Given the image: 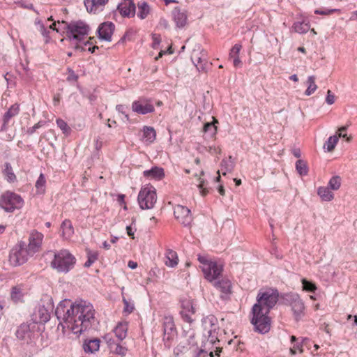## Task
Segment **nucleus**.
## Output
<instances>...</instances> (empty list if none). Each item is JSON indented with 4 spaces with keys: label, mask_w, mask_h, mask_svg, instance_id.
<instances>
[{
    "label": "nucleus",
    "mask_w": 357,
    "mask_h": 357,
    "mask_svg": "<svg viewBox=\"0 0 357 357\" xmlns=\"http://www.w3.org/2000/svg\"><path fill=\"white\" fill-rule=\"evenodd\" d=\"M40 32H41L42 35L44 37L47 38L50 31L47 30V29L45 28V26H44V24L43 23L40 24Z\"/></svg>",
    "instance_id": "obj_57"
},
{
    "label": "nucleus",
    "mask_w": 357,
    "mask_h": 357,
    "mask_svg": "<svg viewBox=\"0 0 357 357\" xmlns=\"http://www.w3.org/2000/svg\"><path fill=\"white\" fill-rule=\"evenodd\" d=\"M178 261L177 253L172 250H167L165 252V265L173 268L178 264Z\"/></svg>",
    "instance_id": "obj_28"
},
{
    "label": "nucleus",
    "mask_w": 357,
    "mask_h": 357,
    "mask_svg": "<svg viewBox=\"0 0 357 357\" xmlns=\"http://www.w3.org/2000/svg\"><path fill=\"white\" fill-rule=\"evenodd\" d=\"M127 351V349L124 347H122L120 344H117L115 349V354L121 355L122 356H125Z\"/></svg>",
    "instance_id": "obj_53"
},
{
    "label": "nucleus",
    "mask_w": 357,
    "mask_h": 357,
    "mask_svg": "<svg viewBox=\"0 0 357 357\" xmlns=\"http://www.w3.org/2000/svg\"><path fill=\"white\" fill-rule=\"evenodd\" d=\"M115 29V25L112 22L101 23L97 30L99 39L107 42L112 40V36Z\"/></svg>",
    "instance_id": "obj_14"
},
{
    "label": "nucleus",
    "mask_w": 357,
    "mask_h": 357,
    "mask_svg": "<svg viewBox=\"0 0 357 357\" xmlns=\"http://www.w3.org/2000/svg\"><path fill=\"white\" fill-rule=\"evenodd\" d=\"M128 109V107L123 105H117L116 107V109L119 112L122 113L125 115V117L127 119V120L129 119L128 114H126V109Z\"/></svg>",
    "instance_id": "obj_55"
},
{
    "label": "nucleus",
    "mask_w": 357,
    "mask_h": 357,
    "mask_svg": "<svg viewBox=\"0 0 357 357\" xmlns=\"http://www.w3.org/2000/svg\"><path fill=\"white\" fill-rule=\"evenodd\" d=\"M205 278L210 282L218 278L222 271V268L218 266L216 262L211 261L209 264L202 268Z\"/></svg>",
    "instance_id": "obj_16"
},
{
    "label": "nucleus",
    "mask_w": 357,
    "mask_h": 357,
    "mask_svg": "<svg viewBox=\"0 0 357 357\" xmlns=\"http://www.w3.org/2000/svg\"><path fill=\"white\" fill-rule=\"evenodd\" d=\"M58 127L62 130L63 133L68 135L70 133L71 129L68 126L67 123L63 119H59L56 120Z\"/></svg>",
    "instance_id": "obj_45"
},
{
    "label": "nucleus",
    "mask_w": 357,
    "mask_h": 357,
    "mask_svg": "<svg viewBox=\"0 0 357 357\" xmlns=\"http://www.w3.org/2000/svg\"><path fill=\"white\" fill-rule=\"evenodd\" d=\"M174 215L176 220L184 226H189L192 221V217L190 210L182 205H176L174 208Z\"/></svg>",
    "instance_id": "obj_11"
},
{
    "label": "nucleus",
    "mask_w": 357,
    "mask_h": 357,
    "mask_svg": "<svg viewBox=\"0 0 357 357\" xmlns=\"http://www.w3.org/2000/svg\"><path fill=\"white\" fill-rule=\"evenodd\" d=\"M296 169L301 176H305L308 173L307 163L303 160H298L296 162Z\"/></svg>",
    "instance_id": "obj_37"
},
{
    "label": "nucleus",
    "mask_w": 357,
    "mask_h": 357,
    "mask_svg": "<svg viewBox=\"0 0 357 357\" xmlns=\"http://www.w3.org/2000/svg\"><path fill=\"white\" fill-rule=\"evenodd\" d=\"M67 71L68 73V76L67 77L66 80L69 82H77L79 77L75 74V71L70 68H68Z\"/></svg>",
    "instance_id": "obj_48"
},
{
    "label": "nucleus",
    "mask_w": 357,
    "mask_h": 357,
    "mask_svg": "<svg viewBox=\"0 0 357 357\" xmlns=\"http://www.w3.org/2000/svg\"><path fill=\"white\" fill-rule=\"evenodd\" d=\"M162 328L164 341H170L173 339L174 336L176 333L174 319L171 316H166L163 318Z\"/></svg>",
    "instance_id": "obj_15"
},
{
    "label": "nucleus",
    "mask_w": 357,
    "mask_h": 357,
    "mask_svg": "<svg viewBox=\"0 0 357 357\" xmlns=\"http://www.w3.org/2000/svg\"><path fill=\"white\" fill-rule=\"evenodd\" d=\"M199 183L197 185V187L200 190L202 195L206 196L208 192V190L206 187V182L204 180H202L200 177L199 178Z\"/></svg>",
    "instance_id": "obj_49"
},
{
    "label": "nucleus",
    "mask_w": 357,
    "mask_h": 357,
    "mask_svg": "<svg viewBox=\"0 0 357 357\" xmlns=\"http://www.w3.org/2000/svg\"><path fill=\"white\" fill-rule=\"evenodd\" d=\"M43 240V234L36 230L32 231L29 237V243L26 245V248L29 253L33 255L38 252L42 245Z\"/></svg>",
    "instance_id": "obj_12"
},
{
    "label": "nucleus",
    "mask_w": 357,
    "mask_h": 357,
    "mask_svg": "<svg viewBox=\"0 0 357 357\" xmlns=\"http://www.w3.org/2000/svg\"><path fill=\"white\" fill-rule=\"evenodd\" d=\"M30 256L29 251L26 248V243L20 241L10 250L9 255V262L13 266H18L24 264L28 261Z\"/></svg>",
    "instance_id": "obj_5"
},
{
    "label": "nucleus",
    "mask_w": 357,
    "mask_h": 357,
    "mask_svg": "<svg viewBox=\"0 0 357 357\" xmlns=\"http://www.w3.org/2000/svg\"><path fill=\"white\" fill-rule=\"evenodd\" d=\"M338 142V137L337 135H333V136H331L328 140L325 142L324 144V149H326V150L328 151V152H331L332 151L336 144H337Z\"/></svg>",
    "instance_id": "obj_41"
},
{
    "label": "nucleus",
    "mask_w": 357,
    "mask_h": 357,
    "mask_svg": "<svg viewBox=\"0 0 357 357\" xmlns=\"http://www.w3.org/2000/svg\"><path fill=\"white\" fill-rule=\"evenodd\" d=\"M222 170L227 172H231L234 167V162L231 156L229 157V159H223L221 162Z\"/></svg>",
    "instance_id": "obj_42"
},
{
    "label": "nucleus",
    "mask_w": 357,
    "mask_h": 357,
    "mask_svg": "<svg viewBox=\"0 0 357 357\" xmlns=\"http://www.w3.org/2000/svg\"><path fill=\"white\" fill-rule=\"evenodd\" d=\"M20 111V107L17 104L13 105L8 111L3 116V124L1 128V131H5L7 130V126L9 121L14 116L18 114Z\"/></svg>",
    "instance_id": "obj_21"
},
{
    "label": "nucleus",
    "mask_w": 357,
    "mask_h": 357,
    "mask_svg": "<svg viewBox=\"0 0 357 357\" xmlns=\"http://www.w3.org/2000/svg\"><path fill=\"white\" fill-rule=\"evenodd\" d=\"M233 59V64L234 67L238 68L242 65V62L239 58V56L232 57Z\"/></svg>",
    "instance_id": "obj_59"
},
{
    "label": "nucleus",
    "mask_w": 357,
    "mask_h": 357,
    "mask_svg": "<svg viewBox=\"0 0 357 357\" xmlns=\"http://www.w3.org/2000/svg\"><path fill=\"white\" fill-rule=\"evenodd\" d=\"M342 179L340 176H333L328 182V187L333 190H337L341 186Z\"/></svg>",
    "instance_id": "obj_43"
},
{
    "label": "nucleus",
    "mask_w": 357,
    "mask_h": 357,
    "mask_svg": "<svg viewBox=\"0 0 357 357\" xmlns=\"http://www.w3.org/2000/svg\"><path fill=\"white\" fill-rule=\"evenodd\" d=\"M126 231L127 234L129 236H130L132 238H134V231H132V228L131 226H127L126 227Z\"/></svg>",
    "instance_id": "obj_62"
},
{
    "label": "nucleus",
    "mask_w": 357,
    "mask_h": 357,
    "mask_svg": "<svg viewBox=\"0 0 357 357\" xmlns=\"http://www.w3.org/2000/svg\"><path fill=\"white\" fill-rule=\"evenodd\" d=\"M203 52L194 50L191 55V60L199 72H206L208 62L204 57Z\"/></svg>",
    "instance_id": "obj_19"
},
{
    "label": "nucleus",
    "mask_w": 357,
    "mask_h": 357,
    "mask_svg": "<svg viewBox=\"0 0 357 357\" xmlns=\"http://www.w3.org/2000/svg\"><path fill=\"white\" fill-rule=\"evenodd\" d=\"M279 299V292L276 289H268L260 291L257 296V303L252 309V318L251 323L255 331L265 334L270 331L271 319L268 314L276 305Z\"/></svg>",
    "instance_id": "obj_2"
},
{
    "label": "nucleus",
    "mask_w": 357,
    "mask_h": 357,
    "mask_svg": "<svg viewBox=\"0 0 357 357\" xmlns=\"http://www.w3.org/2000/svg\"><path fill=\"white\" fill-rule=\"evenodd\" d=\"M87 254V260L84 263V267L89 268L90 267L97 259L98 257V253L96 251H92L91 250H86Z\"/></svg>",
    "instance_id": "obj_36"
},
{
    "label": "nucleus",
    "mask_w": 357,
    "mask_h": 357,
    "mask_svg": "<svg viewBox=\"0 0 357 357\" xmlns=\"http://www.w3.org/2000/svg\"><path fill=\"white\" fill-rule=\"evenodd\" d=\"M214 285L217 289H219L221 292L225 294L231 293V284L228 279L215 281Z\"/></svg>",
    "instance_id": "obj_32"
},
{
    "label": "nucleus",
    "mask_w": 357,
    "mask_h": 357,
    "mask_svg": "<svg viewBox=\"0 0 357 357\" xmlns=\"http://www.w3.org/2000/svg\"><path fill=\"white\" fill-rule=\"evenodd\" d=\"M10 296L15 303L22 301L24 296L22 289L19 287H13L11 290Z\"/></svg>",
    "instance_id": "obj_38"
},
{
    "label": "nucleus",
    "mask_w": 357,
    "mask_h": 357,
    "mask_svg": "<svg viewBox=\"0 0 357 357\" xmlns=\"http://www.w3.org/2000/svg\"><path fill=\"white\" fill-rule=\"evenodd\" d=\"M23 205V199L15 192L8 191L0 199V206L6 212H13L15 209L21 208Z\"/></svg>",
    "instance_id": "obj_8"
},
{
    "label": "nucleus",
    "mask_w": 357,
    "mask_h": 357,
    "mask_svg": "<svg viewBox=\"0 0 357 357\" xmlns=\"http://www.w3.org/2000/svg\"><path fill=\"white\" fill-rule=\"evenodd\" d=\"M15 335L19 340L26 344H29L32 341L34 331L31 330L29 324L24 323L17 328Z\"/></svg>",
    "instance_id": "obj_17"
},
{
    "label": "nucleus",
    "mask_w": 357,
    "mask_h": 357,
    "mask_svg": "<svg viewBox=\"0 0 357 357\" xmlns=\"http://www.w3.org/2000/svg\"><path fill=\"white\" fill-rule=\"evenodd\" d=\"M117 201L119 202L120 204H124L123 208L127 209L126 203H125V195H119L117 197Z\"/></svg>",
    "instance_id": "obj_58"
},
{
    "label": "nucleus",
    "mask_w": 357,
    "mask_h": 357,
    "mask_svg": "<svg viewBox=\"0 0 357 357\" xmlns=\"http://www.w3.org/2000/svg\"><path fill=\"white\" fill-rule=\"evenodd\" d=\"M217 119L213 118V122L205 123L203 127V132L209 137H213L217 133V126L215 123H218Z\"/></svg>",
    "instance_id": "obj_31"
},
{
    "label": "nucleus",
    "mask_w": 357,
    "mask_h": 357,
    "mask_svg": "<svg viewBox=\"0 0 357 357\" xmlns=\"http://www.w3.org/2000/svg\"><path fill=\"white\" fill-rule=\"evenodd\" d=\"M281 299L284 305L291 306L296 321H298L303 316L305 305L298 294H284L281 296Z\"/></svg>",
    "instance_id": "obj_6"
},
{
    "label": "nucleus",
    "mask_w": 357,
    "mask_h": 357,
    "mask_svg": "<svg viewBox=\"0 0 357 357\" xmlns=\"http://www.w3.org/2000/svg\"><path fill=\"white\" fill-rule=\"evenodd\" d=\"M100 342L98 338L86 340L83 344V349L86 353L93 354L99 350Z\"/></svg>",
    "instance_id": "obj_25"
},
{
    "label": "nucleus",
    "mask_w": 357,
    "mask_h": 357,
    "mask_svg": "<svg viewBox=\"0 0 357 357\" xmlns=\"http://www.w3.org/2000/svg\"><path fill=\"white\" fill-rule=\"evenodd\" d=\"M307 83L308 84V86L305 92V94L306 96H310L317 89V86L315 84V77L314 75L309 76L307 80Z\"/></svg>",
    "instance_id": "obj_40"
},
{
    "label": "nucleus",
    "mask_w": 357,
    "mask_h": 357,
    "mask_svg": "<svg viewBox=\"0 0 357 357\" xmlns=\"http://www.w3.org/2000/svg\"><path fill=\"white\" fill-rule=\"evenodd\" d=\"M33 316L35 322L41 324L47 322L50 318L48 310L44 306H39Z\"/></svg>",
    "instance_id": "obj_24"
},
{
    "label": "nucleus",
    "mask_w": 357,
    "mask_h": 357,
    "mask_svg": "<svg viewBox=\"0 0 357 357\" xmlns=\"http://www.w3.org/2000/svg\"><path fill=\"white\" fill-rule=\"evenodd\" d=\"M46 179L43 173H41L38 178L35 187L37 190V192L39 194H43L45 191Z\"/></svg>",
    "instance_id": "obj_35"
},
{
    "label": "nucleus",
    "mask_w": 357,
    "mask_h": 357,
    "mask_svg": "<svg viewBox=\"0 0 357 357\" xmlns=\"http://www.w3.org/2000/svg\"><path fill=\"white\" fill-rule=\"evenodd\" d=\"M159 24L160 26L165 28V29H168L169 28V23H168V21L165 19V18H160V22H159Z\"/></svg>",
    "instance_id": "obj_60"
},
{
    "label": "nucleus",
    "mask_w": 357,
    "mask_h": 357,
    "mask_svg": "<svg viewBox=\"0 0 357 357\" xmlns=\"http://www.w3.org/2000/svg\"><path fill=\"white\" fill-rule=\"evenodd\" d=\"M303 290L308 292H314L317 290L316 284L312 281H309L305 278L301 280Z\"/></svg>",
    "instance_id": "obj_44"
},
{
    "label": "nucleus",
    "mask_w": 357,
    "mask_h": 357,
    "mask_svg": "<svg viewBox=\"0 0 357 357\" xmlns=\"http://www.w3.org/2000/svg\"><path fill=\"white\" fill-rule=\"evenodd\" d=\"M172 15L177 27L182 28L186 24L187 15L185 11H181L180 8H174Z\"/></svg>",
    "instance_id": "obj_23"
},
{
    "label": "nucleus",
    "mask_w": 357,
    "mask_h": 357,
    "mask_svg": "<svg viewBox=\"0 0 357 357\" xmlns=\"http://www.w3.org/2000/svg\"><path fill=\"white\" fill-rule=\"evenodd\" d=\"M317 194L323 201L329 202L334 198L333 193L327 187H319L317 190Z\"/></svg>",
    "instance_id": "obj_33"
},
{
    "label": "nucleus",
    "mask_w": 357,
    "mask_h": 357,
    "mask_svg": "<svg viewBox=\"0 0 357 357\" xmlns=\"http://www.w3.org/2000/svg\"><path fill=\"white\" fill-rule=\"evenodd\" d=\"M74 48L77 50H79L80 52L85 51V48L84 45H79L77 43L75 45Z\"/></svg>",
    "instance_id": "obj_64"
},
{
    "label": "nucleus",
    "mask_w": 357,
    "mask_h": 357,
    "mask_svg": "<svg viewBox=\"0 0 357 357\" xmlns=\"http://www.w3.org/2000/svg\"><path fill=\"white\" fill-rule=\"evenodd\" d=\"M123 302L124 304L123 311L128 314L132 312L135 309L134 304L128 302L125 298H123Z\"/></svg>",
    "instance_id": "obj_47"
},
{
    "label": "nucleus",
    "mask_w": 357,
    "mask_h": 357,
    "mask_svg": "<svg viewBox=\"0 0 357 357\" xmlns=\"http://www.w3.org/2000/svg\"><path fill=\"white\" fill-rule=\"evenodd\" d=\"M143 175L147 178L160 181L165 177V172L163 168L155 166L151 169L144 171Z\"/></svg>",
    "instance_id": "obj_22"
},
{
    "label": "nucleus",
    "mask_w": 357,
    "mask_h": 357,
    "mask_svg": "<svg viewBox=\"0 0 357 357\" xmlns=\"http://www.w3.org/2000/svg\"><path fill=\"white\" fill-rule=\"evenodd\" d=\"M137 201L142 209L153 208L157 201L155 189L152 185H146L141 188Z\"/></svg>",
    "instance_id": "obj_7"
},
{
    "label": "nucleus",
    "mask_w": 357,
    "mask_h": 357,
    "mask_svg": "<svg viewBox=\"0 0 357 357\" xmlns=\"http://www.w3.org/2000/svg\"><path fill=\"white\" fill-rule=\"evenodd\" d=\"M292 154L297 158L301 156V151L298 148H294L291 150Z\"/></svg>",
    "instance_id": "obj_61"
},
{
    "label": "nucleus",
    "mask_w": 357,
    "mask_h": 357,
    "mask_svg": "<svg viewBox=\"0 0 357 357\" xmlns=\"http://www.w3.org/2000/svg\"><path fill=\"white\" fill-rule=\"evenodd\" d=\"M337 9H327V8H319L314 11V13L318 15H331L333 13L338 11Z\"/></svg>",
    "instance_id": "obj_50"
},
{
    "label": "nucleus",
    "mask_w": 357,
    "mask_h": 357,
    "mask_svg": "<svg viewBox=\"0 0 357 357\" xmlns=\"http://www.w3.org/2000/svg\"><path fill=\"white\" fill-rule=\"evenodd\" d=\"M198 260L201 264H203L202 268H204L205 266H207L211 262V261H208L205 257L201 255H198Z\"/></svg>",
    "instance_id": "obj_56"
},
{
    "label": "nucleus",
    "mask_w": 357,
    "mask_h": 357,
    "mask_svg": "<svg viewBox=\"0 0 357 357\" xmlns=\"http://www.w3.org/2000/svg\"><path fill=\"white\" fill-rule=\"evenodd\" d=\"M95 313L93 305L86 301L81 299L73 302L70 299H63L55 310L59 321L57 328H61L63 333L68 328L74 334L80 335L94 325L96 321Z\"/></svg>",
    "instance_id": "obj_1"
},
{
    "label": "nucleus",
    "mask_w": 357,
    "mask_h": 357,
    "mask_svg": "<svg viewBox=\"0 0 357 357\" xmlns=\"http://www.w3.org/2000/svg\"><path fill=\"white\" fill-rule=\"evenodd\" d=\"M108 0H84V6L89 13H97L102 10Z\"/></svg>",
    "instance_id": "obj_20"
},
{
    "label": "nucleus",
    "mask_w": 357,
    "mask_h": 357,
    "mask_svg": "<svg viewBox=\"0 0 357 357\" xmlns=\"http://www.w3.org/2000/svg\"><path fill=\"white\" fill-rule=\"evenodd\" d=\"M128 266L131 269H135L137 266V264L133 261H129L128 264Z\"/></svg>",
    "instance_id": "obj_63"
},
{
    "label": "nucleus",
    "mask_w": 357,
    "mask_h": 357,
    "mask_svg": "<svg viewBox=\"0 0 357 357\" xmlns=\"http://www.w3.org/2000/svg\"><path fill=\"white\" fill-rule=\"evenodd\" d=\"M44 125L43 121H39L37 123H36L33 127L29 128L26 130V133L29 135L33 134L37 129L40 128Z\"/></svg>",
    "instance_id": "obj_51"
},
{
    "label": "nucleus",
    "mask_w": 357,
    "mask_h": 357,
    "mask_svg": "<svg viewBox=\"0 0 357 357\" xmlns=\"http://www.w3.org/2000/svg\"><path fill=\"white\" fill-rule=\"evenodd\" d=\"M137 17L140 20L146 19L151 13V7L146 1H141L137 3Z\"/></svg>",
    "instance_id": "obj_26"
},
{
    "label": "nucleus",
    "mask_w": 357,
    "mask_h": 357,
    "mask_svg": "<svg viewBox=\"0 0 357 357\" xmlns=\"http://www.w3.org/2000/svg\"><path fill=\"white\" fill-rule=\"evenodd\" d=\"M181 302V311L180 314L182 319L188 323L192 324L195 320L194 316L195 314V308L194 307L193 301L189 298H182Z\"/></svg>",
    "instance_id": "obj_10"
},
{
    "label": "nucleus",
    "mask_w": 357,
    "mask_h": 357,
    "mask_svg": "<svg viewBox=\"0 0 357 357\" xmlns=\"http://www.w3.org/2000/svg\"><path fill=\"white\" fill-rule=\"evenodd\" d=\"M213 351L208 352L205 349H200L195 357H214Z\"/></svg>",
    "instance_id": "obj_52"
},
{
    "label": "nucleus",
    "mask_w": 357,
    "mask_h": 357,
    "mask_svg": "<svg viewBox=\"0 0 357 357\" xmlns=\"http://www.w3.org/2000/svg\"><path fill=\"white\" fill-rule=\"evenodd\" d=\"M202 326L208 334V341L213 345L219 342L218 338L217 319L213 315H209L202 319Z\"/></svg>",
    "instance_id": "obj_9"
},
{
    "label": "nucleus",
    "mask_w": 357,
    "mask_h": 357,
    "mask_svg": "<svg viewBox=\"0 0 357 357\" xmlns=\"http://www.w3.org/2000/svg\"><path fill=\"white\" fill-rule=\"evenodd\" d=\"M52 252L54 258L50 266L58 273H67L74 268L76 259L68 250L63 249Z\"/></svg>",
    "instance_id": "obj_3"
},
{
    "label": "nucleus",
    "mask_w": 357,
    "mask_h": 357,
    "mask_svg": "<svg viewBox=\"0 0 357 357\" xmlns=\"http://www.w3.org/2000/svg\"><path fill=\"white\" fill-rule=\"evenodd\" d=\"M326 102L328 105H332L335 102V96L332 93L331 90H328L327 92Z\"/></svg>",
    "instance_id": "obj_54"
},
{
    "label": "nucleus",
    "mask_w": 357,
    "mask_h": 357,
    "mask_svg": "<svg viewBox=\"0 0 357 357\" xmlns=\"http://www.w3.org/2000/svg\"><path fill=\"white\" fill-rule=\"evenodd\" d=\"M310 24L308 22H305V21L302 22H296L293 25V28L295 32L298 33H305L310 29Z\"/></svg>",
    "instance_id": "obj_34"
},
{
    "label": "nucleus",
    "mask_w": 357,
    "mask_h": 357,
    "mask_svg": "<svg viewBox=\"0 0 357 357\" xmlns=\"http://www.w3.org/2000/svg\"><path fill=\"white\" fill-rule=\"evenodd\" d=\"M132 110L139 114L144 115L153 112L155 108L150 100L140 99L132 102Z\"/></svg>",
    "instance_id": "obj_13"
},
{
    "label": "nucleus",
    "mask_w": 357,
    "mask_h": 357,
    "mask_svg": "<svg viewBox=\"0 0 357 357\" xmlns=\"http://www.w3.org/2000/svg\"><path fill=\"white\" fill-rule=\"evenodd\" d=\"M242 48V45L239 43L235 44L231 49L229 52V58L239 56V52Z\"/></svg>",
    "instance_id": "obj_46"
},
{
    "label": "nucleus",
    "mask_w": 357,
    "mask_h": 357,
    "mask_svg": "<svg viewBox=\"0 0 357 357\" xmlns=\"http://www.w3.org/2000/svg\"><path fill=\"white\" fill-rule=\"evenodd\" d=\"M63 237L66 239L70 238L74 234V229L70 220L66 219L61 225Z\"/></svg>",
    "instance_id": "obj_29"
},
{
    "label": "nucleus",
    "mask_w": 357,
    "mask_h": 357,
    "mask_svg": "<svg viewBox=\"0 0 357 357\" xmlns=\"http://www.w3.org/2000/svg\"><path fill=\"white\" fill-rule=\"evenodd\" d=\"M156 138V132L153 127L144 126L143 128V139L146 144L153 143Z\"/></svg>",
    "instance_id": "obj_27"
},
{
    "label": "nucleus",
    "mask_w": 357,
    "mask_h": 357,
    "mask_svg": "<svg viewBox=\"0 0 357 357\" xmlns=\"http://www.w3.org/2000/svg\"><path fill=\"white\" fill-rule=\"evenodd\" d=\"M3 174L6 176V180L10 182H14L16 180V176L13 171V168L9 162L5 163V169Z\"/></svg>",
    "instance_id": "obj_39"
},
{
    "label": "nucleus",
    "mask_w": 357,
    "mask_h": 357,
    "mask_svg": "<svg viewBox=\"0 0 357 357\" xmlns=\"http://www.w3.org/2000/svg\"><path fill=\"white\" fill-rule=\"evenodd\" d=\"M66 26V36L70 40L81 42L89 34L90 28L88 24L82 21L71 22L67 23L63 22Z\"/></svg>",
    "instance_id": "obj_4"
},
{
    "label": "nucleus",
    "mask_w": 357,
    "mask_h": 357,
    "mask_svg": "<svg viewBox=\"0 0 357 357\" xmlns=\"http://www.w3.org/2000/svg\"><path fill=\"white\" fill-rule=\"evenodd\" d=\"M128 331V324L125 323H119L117 326L114 328V332L115 333L116 337L119 340H124L127 336Z\"/></svg>",
    "instance_id": "obj_30"
},
{
    "label": "nucleus",
    "mask_w": 357,
    "mask_h": 357,
    "mask_svg": "<svg viewBox=\"0 0 357 357\" xmlns=\"http://www.w3.org/2000/svg\"><path fill=\"white\" fill-rule=\"evenodd\" d=\"M117 10L123 17H132L135 15L136 6L133 0H123L118 5Z\"/></svg>",
    "instance_id": "obj_18"
}]
</instances>
